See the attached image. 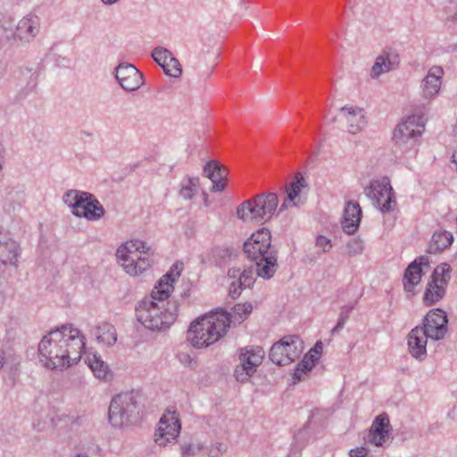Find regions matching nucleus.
<instances>
[{
  "label": "nucleus",
  "instance_id": "1",
  "mask_svg": "<svg viewBox=\"0 0 457 457\" xmlns=\"http://www.w3.org/2000/svg\"><path fill=\"white\" fill-rule=\"evenodd\" d=\"M85 337L71 324L51 330L38 344L40 361L51 370H62L76 364L85 350Z\"/></svg>",
  "mask_w": 457,
  "mask_h": 457
},
{
  "label": "nucleus",
  "instance_id": "2",
  "mask_svg": "<svg viewBox=\"0 0 457 457\" xmlns=\"http://www.w3.org/2000/svg\"><path fill=\"white\" fill-rule=\"evenodd\" d=\"M167 273L154 287L150 298H145L136 308L137 320L147 329L161 331L170 328L178 316L179 305L176 301H166L173 290L176 277Z\"/></svg>",
  "mask_w": 457,
  "mask_h": 457
},
{
  "label": "nucleus",
  "instance_id": "3",
  "mask_svg": "<svg viewBox=\"0 0 457 457\" xmlns=\"http://www.w3.org/2000/svg\"><path fill=\"white\" fill-rule=\"evenodd\" d=\"M244 253L255 263L258 277L269 279L278 268V252L271 245V235L269 229L262 228L252 234L244 244Z\"/></svg>",
  "mask_w": 457,
  "mask_h": 457
},
{
  "label": "nucleus",
  "instance_id": "4",
  "mask_svg": "<svg viewBox=\"0 0 457 457\" xmlns=\"http://www.w3.org/2000/svg\"><path fill=\"white\" fill-rule=\"evenodd\" d=\"M230 322L226 312L204 315L191 323L187 340L195 348L208 347L225 335Z\"/></svg>",
  "mask_w": 457,
  "mask_h": 457
},
{
  "label": "nucleus",
  "instance_id": "5",
  "mask_svg": "<svg viewBox=\"0 0 457 457\" xmlns=\"http://www.w3.org/2000/svg\"><path fill=\"white\" fill-rule=\"evenodd\" d=\"M116 256L128 274L137 276L152 265L154 250L144 241L131 239L117 249Z\"/></svg>",
  "mask_w": 457,
  "mask_h": 457
},
{
  "label": "nucleus",
  "instance_id": "6",
  "mask_svg": "<svg viewBox=\"0 0 457 457\" xmlns=\"http://www.w3.org/2000/svg\"><path fill=\"white\" fill-rule=\"evenodd\" d=\"M278 205L275 193H263L243 202L237 209L238 219L245 221L263 223L275 214Z\"/></svg>",
  "mask_w": 457,
  "mask_h": 457
},
{
  "label": "nucleus",
  "instance_id": "7",
  "mask_svg": "<svg viewBox=\"0 0 457 457\" xmlns=\"http://www.w3.org/2000/svg\"><path fill=\"white\" fill-rule=\"evenodd\" d=\"M63 202L73 215L88 220H98L104 215V209L99 201L90 193L75 189L68 190Z\"/></svg>",
  "mask_w": 457,
  "mask_h": 457
},
{
  "label": "nucleus",
  "instance_id": "8",
  "mask_svg": "<svg viewBox=\"0 0 457 457\" xmlns=\"http://www.w3.org/2000/svg\"><path fill=\"white\" fill-rule=\"evenodd\" d=\"M138 395L126 392L115 395L109 406V421L114 428H121L130 423L138 412Z\"/></svg>",
  "mask_w": 457,
  "mask_h": 457
},
{
  "label": "nucleus",
  "instance_id": "9",
  "mask_svg": "<svg viewBox=\"0 0 457 457\" xmlns=\"http://www.w3.org/2000/svg\"><path fill=\"white\" fill-rule=\"evenodd\" d=\"M424 129L422 117L411 115L397 125L393 135L395 145L402 152L412 149Z\"/></svg>",
  "mask_w": 457,
  "mask_h": 457
},
{
  "label": "nucleus",
  "instance_id": "10",
  "mask_svg": "<svg viewBox=\"0 0 457 457\" xmlns=\"http://www.w3.org/2000/svg\"><path fill=\"white\" fill-rule=\"evenodd\" d=\"M364 194L382 213L394 211L396 205L393 187L386 177L371 180L364 188Z\"/></svg>",
  "mask_w": 457,
  "mask_h": 457
},
{
  "label": "nucleus",
  "instance_id": "11",
  "mask_svg": "<svg viewBox=\"0 0 457 457\" xmlns=\"http://www.w3.org/2000/svg\"><path fill=\"white\" fill-rule=\"evenodd\" d=\"M451 266L448 263L437 265L426 286L423 303L427 306L436 304L444 298L451 279Z\"/></svg>",
  "mask_w": 457,
  "mask_h": 457
},
{
  "label": "nucleus",
  "instance_id": "12",
  "mask_svg": "<svg viewBox=\"0 0 457 457\" xmlns=\"http://www.w3.org/2000/svg\"><path fill=\"white\" fill-rule=\"evenodd\" d=\"M303 351V342L297 336L284 337L270 350V359L277 365H287L300 357Z\"/></svg>",
  "mask_w": 457,
  "mask_h": 457
},
{
  "label": "nucleus",
  "instance_id": "13",
  "mask_svg": "<svg viewBox=\"0 0 457 457\" xmlns=\"http://www.w3.org/2000/svg\"><path fill=\"white\" fill-rule=\"evenodd\" d=\"M181 423L179 413L173 410H167L161 417L154 433V442L159 446H167L174 444L179 436Z\"/></svg>",
  "mask_w": 457,
  "mask_h": 457
},
{
  "label": "nucleus",
  "instance_id": "14",
  "mask_svg": "<svg viewBox=\"0 0 457 457\" xmlns=\"http://www.w3.org/2000/svg\"><path fill=\"white\" fill-rule=\"evenodd\" d=\"M264 357V351L260 346H246L240 350V365L235 370L234 376L239 382L247 381L261 365Z\"/></svg>",
  "mask_w": 457,
  "mask_h": 457
},
{
  "label": "nucleus",
  "instance_id": "15",
  "mask_svg": "<svg viewBox=\"0 0 457 457\" xmlns=\"http://www.w3.org/2000/svg\"><path fill=\"white\" fill-rule=\"evenodd\" d=\"M447 324L448 319L445 312L436 308L427 313L420 327L430 339L439 341L447 333Z\"/></svg>",
  "mask_w": 457,
  "mask_h": 457
},
{
  "label": "nucleus",
  "instance_id": "16",
  "mask_svg": "<svg viewBox=\"0 0 457 457\" xmlns=\"http://www.w3.org/2000/svg\"><path fill=\"white\" fill-rule=\"evenodd\" d=\"M391 431L388 415L383 412L372 421L366 442L375 446L384 447L389 444Z\"/></svg>",
  "mask_w": 457,
  "mask_h": 457
},
{
  "label": "nucleus",
  "instance_id": "17",
  "mask_svg": "<svg viewBox=\"0 0 457 457\" xmlns=\"http://www.w3.org/2000/svg\"><path fill=\"white\" fill-rule=\"evenodd\" d=\"M115 78L126 91H135L144 84L143 74L129 63H120L116 68Z\"/></svg>",
  "mask_w": 457,
  "mask_h": 457
},
{
  "label": "nucleus",
  "instance_id": "18",
  "mask_svg": "<svg viewBox=\"0 0 457 457\" xmlns=\"http://www.w3.org/2000/svg\"><path fill=\"white\" fill-rule=\"evenodd\" d=\"M428 336L421 327L416 326L407 335V345L410 354L416 360L423 361L428 355L427 345Z\"/></svg>",
  "mask_w": 457,
  "mask_h": 457
},
{
  "label": "nucleus",
  "instance_id": "19",
  "mask_svg": "<svg viewBox=\"0 0 457 457\" xmlns=\"http://www.w3.org/2000/svg\"><path fill=\"white\" fill-rule=\"evenodd\" d=\"M443 75L444 71L439 66H433L429 69L428 74L422 79L420 84L422 98L430 101L438 94L442 84Z\"/></svg>",
  "mask_w": 457,
  "mask_h": 457
},
{
  "label": "nucleus",
  "instance_id": "20",
  "mask_svg": "<svg viewBox=\"0 0 457 457\" xmlns=\"http://www.w3.org/2000/svg\"><path fill=\"white\" fill-rule=\"evenodd\" d=\"M39 30L40 18L34 13H29L17 23L15 37L21 41L30 42L37 37Z\"/></svg>",
  "mask_w": 457,
  "mask_h": 457
},
{
  "label": "nucleus",
  "instance_id": "21",
  "mask_svg": "<svg viewBox=\"0 0 457 457\" xmlns=\"http://www.w3.org/2000/svg\"><path fill=\"white\" fill-rule=\"evenodd\" d=\"M340 112L347 123L350 134H357L366 127L367 120L363 109L357 106H344Z\"/></svg>",
  "mask_w": 457,
  "mask_h": 457
},
{
  "label": "nucleus",
  "instance_id": "22",
  "mask_svg": "<svg viewBox=\"0 0 457 457\" xmlns=\"http://www.w3.org/2000/svg\"><path fill=\"white\" fill-rule=\"evenodd\" d=\"M154 60L163 69L166 74L171 77H178L181 74L179 61L174 58L171 53L163 47H155L152 52Z\"/></svg>",
  "mask_w": 457,
  "mask_h": 457
},
{
  "label": "nucleus",
  "instance_id": "23",
  "mask_svg": "<svg viewBox=\"0 0 457 457\" xmlns=\"http://www.w3.org/2000/svg\"><path fill=\"white\" fill-rule=\"evenodd\" d=\"M361 209L358 203L348 202L344 210V217L341 222L342 229L348 235L354 234L360 226Z\"/></svg>",
  "mask_w": 457,
  "mask_h": 457
},
{
  "label": "nucleus",
  "instance_id": "24",
  "mask_svg": "<svg viewBox=\"0 0 457 457\" xmlns=\"http://www.w3.org/2000/svg\"><path fill=\"white\" fill-rule=\"evenodd\" d=\"M428 258L427 256H420L408 266L403 277V287L405 291L411 292L414 287L420 282L422 277V267H428Z\"/></svg>",
  "mask_w": 457,
  "mask_h": 457
},
{
  "label": "nucleus",
  "instance_id": "25",
  "mask_svg": "<svg viewBox=\"0 0 457 457\" xmlns=\"http://www.w3.org/2000/svg\"><path fill=\"white\" fill-rule=\"evenodd\" d=\"M18 250V244L0 231V270L7 264L16 266Z\"/></svg>",
  "mask_w": 457,
  "mask_h": 457
},
{
  "label": "nucleus",
  "instance_id": "26",
  "mask_svg": "<svg viewBox=\"0 0 457 457\" xmlns=\"http://www.w3.org/2000/svg\"><path fill=\"white\" fill-rule=\"evenodd\" d=\"M307 186L305 179L300 174L295 177V179L287 187V197L278 209L281 212L288 208V206H299L303 204L300 193L303 187Z\"/></svg>",
  "mask_w": 457,
  "mask_h": 457
},
{
  "label": "nucleus",
  "instance_id": "27",
  "mask_svg": "<svg viewBox=\"0 0 457 457\" xmlns=\"http://www.w3.org/2000/svg\"><path fill=\"white\" fill-rule=\"evenodd\" d=\"M399 64V56L394 53H383L378 55L370 70V77L378 79L381 74L389 72Z\"/></svg>",
  "mask_w": 457,
  "mask_h": 457
},
{
  "label": "nucleus",
  "instance_id": "28",
  "mask_svg": "<svg viewBox=\"0 0 457 457\" xmlns=\"http://www.w3.org/2000/svg\"><path fill=\"white\" fill-rule=\"evenodd\" d=\"M90 334L103 345L112 346L117 342L116 328L109 322H101L92 327Z\"/></svg>",
  "mask_w": 457,
  "mask_h": 457
},
{
  "label": "nucleus",
  "instance_id": "29",
  "mask_svg": "<svg viewBox=\"0 0 457 457\" xmlns=\"http://www.w3.org/2000/svg\"><path fill=\"white\" fill-rule=\"evenodd\" d=\"M86 362L98 379L110 381L112 378V371L109 365L102 360L101 355L97 353L89 354Z\"/></svg>",
  "mask_w": 457,
  "mask_h": 457
},
{
  "label": "nucleus",
  "instance_id": "30",
  "mask_svg": "<svg viewBox=\"0 0 457 457\" xmlns=\"http://www.w3.org/2000/svg\"><path fill=\"white\" fill-rule=\"evenodd\" d=\"M453 242V236L446 230L436 231L431 238L428 252L436 253L448 248Z\"/></svg>",
  "mask_w": 457,
  "mask_h": 457
},
{
  "label": "nucleus",
  "instance_id": "31",
  "mask_svg": "<svg viewBox=\"0 0 457 457\" xmlns=\"http://www.w3.org/2000/svg\"><path fill=\"white\" fill-rule=\"evenodd\" d=\"M199 189V178L187 177L180 182L179 195L185 200H191L198 193Z\"/></svg>",
  "mask_w": 457,
  "mask_h": 457
},
{
  "label": "nucleus",
  "instance_id": "32",
  "mask_svg": "<svg viewBox=\"0 0 457 457\" xmlns=\"http://www.w3.org/2000/svg\"><path fill=\"white\" fill-rule=\"evenodd\" d=\"M317 360L318 356H314V354L312 353L305 354L303 359L301 361L300 363H298L295 370L294 378L296 379L297 381L302 380L303 376L306 375L312 370L314 363Z\"/></svg>",
  "mask_w": 457,
  "mask_h": 457
},
{
  "label": "nucleus",
  "instance_id": "33",
  "mask_svg": "<svg viewBox=\"0 0 457 457\" xmlns=\"http://www.w3.org/2000/svg\"><path fill=\"white\" fill-rule=\"evenodd\" d=\"M214 177L210 179L213 184L212 190L215 192H221L226 187L228 171L224 166L218 162V170H214Z\"/></svg>",
  "mask_w": 457,
  "mask_h": 457
},
{
  "label": "nucleus",
  "instance_id": "34",
  "mask_svg": "<svg viewBox=\"0 0 457 457\" xmlns=\"http://www.w3.org/2000/svg\"><path fill=\"white\" fill-rule=\"evenodd\" d=\"M232 313L228 314V318H234L236 321L241 322L247 319L253 312V305L250 303H237L232 309Z\"/></svg>",
  "mask_w": 457,
  "mask_h": 457
},
{
  "label": "nucleus",
  "instance_id": "35",
  "mask_svg": "<svg viewBox=\"0 0 457 457\" xmlns=\"http://www.w3.org/2000/svg\"><path fill=\"white\" fill-rule=\"evenodd\" d=\"M204 450V445L198 442H190L188 444H183L181 446L182 457H194L199 454Z\"/></svg>",
  "mask_w": 457,
  "mask_h": 457
},
{
  "label": "nucleus",
  "instance_id": "36",
  "mask_svg": "<svg viewBox=\"0 0 457 457\" xmlns=\"http://www.w3.org/2000/svg\"><path fill=\"white\" fill-rule=\"evenodd\" d=\"M364 250V244L360 238H353L346 244V252L349 256L361 254Z\"/></svg>",
  "mask_w": 457,
  "mask_h": 457
},
{
  "label": "nucleus",
  "instance_id": "37",
  "mask_svg": "<svg viewBox=\"0 0 457 457\" xmlns=\"http://www.w3.org/2000/svg\"><path fill=\"white\" fill-rule=\"evenodd\" d=\"M238 285L239 288H246L252 286L254 282L253 272L252 270H245L240 273L238 277Z\"/></svg>",
  "mask_w": 457,
  "mask_h": 457
},
{
  "label": "nucleus",
  "instance_id": "38",
  "mask_svg": "<svg viewBox=\"0 0 457 457\" xmlns=\"http://www.w3.org/2000/svg\"><path fill=\"white\" fill-rule=\"evenodd\" d=\"M13 21L11 18L7 20L4 19L0 21V29L5 31L6 35L4 36L6 38H10L12 37H15V31H13Z\"/></svg>",
  "mask_w": 457,
  "mask_h": 457
},
{
  "label": "nucleus",
  "instance_id": "39",
  "mask_svg": "<svg viewBox=\"0 0 457 457\" xmlns=\"http://www.w3.org/2000/svg\"><path fill=\"white\" fill-rule=\"evenodd\" d=\"M37 87V78L31 76L26 87L19 92V98H25L29 93L33 92Z\"/></svg>",
  "mask_w": 457,
  "mask_h": 457
},
{
  "label": "nucleus",
  "instance_id": "40",
  "mask_svg": "<svg viewBox=\"0 0 457 457\" xmlns=\"http://www.w3.org/2000/svg\"><path fill=\"white\" fill-rule=\"evenodd\" d=\"M177 358L179 361L185 367H193V365L195 363V359L187 352H179L177 353Z\"/></svg>",
  "mask_w": 457,
  "mask_h": 457
},
{
  "label": "nucleus",
  "instance_id": "41",
  "mask_svg": "<svg viewBox=\"0 0 457 457\" xmlns=\"http://www.w3.org/2000/svg\"><path fill=\"white\" fill-rule=\"evenodd\" d=\"M316 245L322 249L323 253H328L332 248L331 240L322 235H319L316 238Z\"/></svg>",
  "mask_w": 457,
  "mask_h": 457
},
{
  "label": "nucleus",
  "instance_id": "42",
  "mask_svg": "<svg viewBox=\"0 0 457 457\" xmlns=\"http://www.w3.org/2000/svg\"><path fill=\"white\" fill-rule=\"evenodd\" d=\"M348 317H349V310H347L346 312L342 311L340 312L339 318L337 320V323L335 326V328L331 330L332 335L339 333V331H341L344 328Z\"/></svg>",
  "mask_w": 457,
  "mask_h": 457
},
{
  "label": "nucleus",
  "instance_id": "43",
  "mask_svg": "<svg viewBox=\"0 0 457 457\" xmlns=\"http://www.w3.org/2000/svg\"><path fill=\"white\" fill-rule=\"evenodd\" d=\"M214 170H218V162L216 161H210L205 163L204 167V174L205 177H207L209 179L212 177H214Z\"/></svg>",
  "mask_w": 457,
  "mask_h": 457
},
{
  "label": "nucleus",
  "instance_id": "44",
  "mask_svg": "<svg viewBox=\"0 0 457 457\" xmlns=\"http://www.w3.org/2000/svg\"><path fill=\"white\" fill-rule=\"evenodd\" d=\"M238 284H239L238 279H236V280H233L229 285L228 294H229V296L233 299L237 298L241 295L242 290L244 289V288H239L237 287Z\"/></svg>",
  "mask_w": 457,
  "mask_h": 457
},
{
  "label": "nucleus",
  "instance_id": "45",
  "mask_svg": "<svg viewBox=\"0 0 457 457\" xmlns=\"http://www.w3.org/2000/svg\"><path fill=\"white\" fill-rule=\"evenodd\" d=\"M349 454L350 457H370L368 455V449L362 446L352 449Z\"/></svg>",
  "mask_w": 457,
  "mask_h": 457
},
{
  "label": "nucleus",
  "instance_id": "46",
  "mask_svg": "<svg viewBox=\"0 0 457 457\" xmlns=\"http://www.w3.org/2000/svg\"><path fill=\"white\" fill-rule=\"evenodd\" d=\"M240 273H242L240 271V269H229L228 271V276L230 278H234L235 280L238 278Z\"/></svg>",
  "mask_w": 457,
  "mask_h": 457
},
{
  "label": "nucleus",
  "instance_id": "47",
  "mask_svg": "<svg viewBox=\"0 0 457 457\" xmlns=\"http://www.w3.org/2000/svg\"><path fill=\"white\" fill-rule=\"evenodd\" d=\"M322 349V343L321 342H317L314 348L312 349L308 353H313L314 356H318L319 357V354L320 353Z\"/></svg>",
  "mask_w": 457,
  "mask_h": 457
},
{
  "label": "nucleus",
  "instance_id": "48",
  "mask_svg": "<svg viewBox=\"0 0 457 457\" xmlns=\"http://www.w3.org/2000/svg\"><path fill=\"white\" fill-rule=\"evenodd\" d=\"M4 363V352L0 349V370L3 368Z\"/></svg>",
  "mask_w": 457,
  "mask_h": 457
},
{
  "label": "nucleus",
  "instance_id": "49",
  "mask_svg": "<svg viewBox=\"0 0 457 457\" xmlns=\"http://www.w3.org/2000/svg\"><path fill=\"white\" fill-rule=\"evenodd\" d=\"M103 2V4H115L116 2H118L119 0H101Z\"/></svg>",
  "mask_w": 457,
  "mask_h": 457
},
{
  "label": "nucleus",
  "instance_id": "50",
  "mask_svg": "<svg viewBox=\"0 0 457 457\" xmlns=\"http://www.w3.org/2000/svg\"><path fill=\"white\" fill-rule=\"evenodd\" d=\"M74 457H88L87 453H78Z\"/></svg>",
  "mask_w": 457,
  "mask_h": 457
},
{
  "label": "nucleus",
  "instance_id": "51",
  "mask_svg": "<svg viewBox=\"0 0 457 457\" xmlns=\"http://www.w3.org/2000/svg\"><path fill=\"white\" fill-rule=\"evenodd\" d=\"M203 195L204 197V200L207 201V197H208L207 194L205 192H203Z\"/></svg>",
  "mask_w": 457,
  "mask_h": 457
},
{
  "label": "nucleus",
  "instance_id": "52",
  "mask_svg": "<svg viewBox=\"0 0 457 457\" xmlns=\"http://www.w3.org/2000/svg\"><path fill=\"white\" fill-rule=\"evenodd\" d=\"M169 62V64H170V69H173V65H174V64H173V63H170V62Z\"/></svg>",
  "mask_w": 457,
  "mask_h": 457
}]
</instances>
